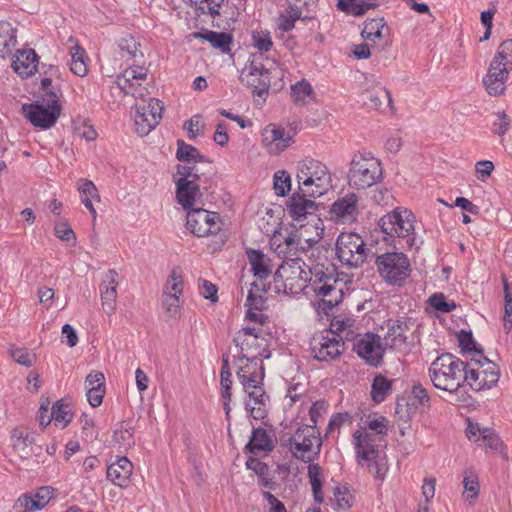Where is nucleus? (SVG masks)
Returning <instances> with one entry per match:
<instances>
[{
  "instance_id": "f257e3e1",
  "label": "nucleus",
  "mask_w": 512,
  "mask_h": 512,
  "mask_svg": "<svg viewBox=\"0 0 512 512\" xmlns=\"http://www.w3.org/2000/svg\"><path fill=\"white\" fill-rule=\"evenodd\" d=\"M317 297L318 309L328 313L343 299L346 283L338 279L334 273L325 272L315 267L314 271L299 257L289 258L282 262L274 274V288L277 293L285 295L300 294L307 282Z\"/></svg>"
},
{
  "instance_id": "f03ea898",
  "label": "nucleus",
  "mask_w": 512,
  "mask_h": 512,
  "mask_svg": "<svg viewBox=\"0 0 512 512\" xmlns=\"http://www.w3.org/2000/svg\"><path fill=\"white\" fill-rule=\"evenodd\" d=\"M237 367V377L248 394L245 400L246 410L254 419H264L267 415L269 397L262 386L264 379L262 359L238 358Z\"/></svg>"
},
{
  "instance_id": "7ed1b4c3",
  "label": "nucleus",
  "mask_w": 512,
  "mask_h": 512,
  "mask_svg": "<svg viewBox=\"0 0 512 512\" xmlns=\"http://www.w3.org/2000/svg\"><path fill=\"white\" fill-rule=\"evenodd\" d=\"M465 362L451 353L438 356L429 367V377L435 388L455 393L464 383Z\"/></svg>"
},
{
  "instance_id": "20e7f679",
  "label": "nucleus",
  "mask_w": 512,
  "mask_h": 512,
  "mask_svg": "<svg viewBox=\"0 0 512 512\" xmlns=\"http://www.w3.org/2000/svg\"><path fill=\"white\" fill-rule=\"evenodd\" d=\"M296 179L304 196L320 197L332 188V175L327 166L315 159L306 158L297 166Z\"/></svg>"
},
{
  "instance_id": "39448f33",
  "label": "nucleus",
  "mask_w": 512,
  "mask_h": 512,
  "mask_svg": "<svg viewBox=\"0 0 512 512\" xmlns=\"http://www.w3.org/2000/svg\"><path fill=\"white\" fill-rule=\"evenodd\" d=\"M383 178L381 162L371 152L358 151L350 161L348 184L354 189H367Z\"/></svg>"
},
{
  "instance_id": "423d86ee",
  "label": "nucleus",
  "mask_w": 512,
  "mask_h": 512,
  "mask_svg": "<svg viewBox=\"0 0 512 512\" xmlns=\"http://www.w3.org/2000/svg\"><path fill=\"white\" fill-rule=\"evenodd\" d=\"M500 369L491 360L476 351L471 360L465 363L464 382L473 390L490 389L498 383Z\"/></svg>"
},
{
  "instance_id": "0eeeda50",
  "label": "nucleus",
  "mask_w": 512,
  "mask_h": 512,
  "mask_svg": "<svg viewBox=\"0 0 512 512\" xmlns=\"http://www.w3.org/2000/svg\"><path fill=\"white\" fill-rule=\"evenodd\" d=\"M321 447L322 439L315 426L303 425L289 440L292 455L305 463H310L318 457Z\"/></svg>"
},
{
  "instance_id": "6e6552de",
  "label": "nucleus",
  "mask_w": 512,
  "mask_h": 512,
  "mask_svg": "<svg viewBox=\"0 0 512 512\" xmlns=\"http://www.w3.org/2000/svg\"><path fill=\"white\" fill-rule=\"evenodd\" d=\"M375 264L381 278L390 285L401 286L411 273L410 261L402 252L381 254Z\"/></svg>"
},
{
  "instance_id": "1a4fd4ad",
  "label": "nucleus",
  "mask_w": 512,
  "mask_h": 512,
  "mask_svg": "<svg viewBox=\"0 0 512 512\" xmlns=\"http://www.w3.org/2000/svg\"><path fill=\"white\" fill-rule=\"evenodd\" d=\"M379 226L384 234L405 239L408 247L415 244L414 215L410 210L396 208L379 220Z\"/></svg>"
},
{
  "instance_id": "9d476101",
  "label": "nucleus",
  "mask_w": 512,
  "mask_h": 512,
  "mask_svg": "<svg viewBox=\"0 0 512 512\" xmlns=\"http://www.w3.org/2000/svg\"><path fill=\"white\" fill-rule=\"evenodd\" d=\"M25 117L36 127L47 129L52 127L59 115L60 106L58 104V94L50 92L48 98L42 97L31 104L22 106Z\"/></svg>"
},
{
  "instance_id": "9b49d317",
  "label": "nucleus",
  "mask_w": 512,
  "mask_h": 512,
  "mask_svg": "<svg viewBox=\"0 0 512 512\" xmlns=\"http://www.w3.org/2000/svg\"><path fill=\"white\" fill-rule=\"evenodd\" d=\"M368 249L362 237L356 233H341L336 242L338 260L348 267H359L367 257Z\"/></svg>"
},
{
  "instance_id": "f8f14e48",
  "label": "nucleus",
  "mask_w": 512,
  "mask_h": 512,
  "mask_svg": "<svg viewBox=\"0 0 512 512\" xmlns=\"http://www.w3.org/2000/svg\"><path fill=\"white\" fill-rule=\"evenodd\" d=\"M260 327H244L234 337V343L239 348L238 358L263 359L266 354V339L261 337Z\"/></svg>"
},
{
  "instance_id": "ddd939ff",
  "label": "nucleus",
  "mask_w": 512,
  "mask_h": 512,
  "mask_svg": "<svg viewBox=\"0 0 512 512\" xmlns=\"http://www.w3.org/2000/svg\"><path fill=\"white\" fill-rule=\"evenodd\" d=\"M163 104L155 98H141L135 104L134 122L136 132L140 136H146L160 122L163 112Z\"/></svg>"
},
{
  "instance_id": "4468645a",
  "label": "nucleus",
  "mask_w": 512,
  "mask_h": 512,
  "mask_svg": "<svg viewBox=\"0 0 512 512\" xmlns=\"http://www.w3.org/2000/svg\"><path fill=\"white\" fill-rule=\"evenodd\" d=\"M344 351V342L338 334L328 331L316 334L310 341V352L318 361L330 362L337 359Z\"/></svg>"
},
{
  "instance_id": "2eb2a0df",
  "label": "nucleus",
  "mask_w": 512,
  "mask_h": 512,
  "mask_svg": "<svg viewBox=\"0 0 512 512\" xmlns=\"http://www.w3.org/2000/svg\"><path fill=\"white\" fill-rule=\"evenodd\" d=\"M186 227L197 237L216 234L220 231L219 216L203 208L187 211Z\"/></svg>"
},
{
  "instance_id": "dca6fc26",
  "label": "nucleus",
  "mask_w": 512,
  "mask_h": 512,
  "mask_svg": "<svg viewBox=\"0 0 512 512\" xmlns=\"http://www.w3.org/2000/svg\"><path fill=\"white\" fill-rule=\"evenodd\" d=\"M353 350L372 366H378L382 362L384 346L380 336L374 333L358 335L354 339Z\"/></svg>"
},
{
  "instance_id": "f3484780",
  "label": "nucleus",
  "mask_w": 512,
  "mask_h": 512,
  "mask_svg": "<svg viewBox=\"0 0 512 512\" xmlns=\"http://www.w3.org/2000/svg\"><path fill=\"white\" fill-rule=\"evenodd\" d=\"M359 216V198L355 193H348L335 200L329 210L330 220L336 224H350Z\"/></svg>"
},
{
  "instance_id": "a211bd4d",
  "label": "nucleus",
  "mask_w": 512,
  "mask_h": 512,
  "mask_svg": "<svg viewBox=\"0 0 512 512\" xmlns=\"http://www.w3.org/2000/svg\"><path fill=\"white\" fill-rule=\"evenodd\" d=\"M315 242L311 239L302 240L300 235L292 231H280L273 234L270 245L278 255H294L298 251H305Z\"/></svg>"
},
{
  "instance_id": "6ab92c4d",
  "label": "nucleus",
  "mask_w": 512,
  "mask_h": 512,
  "mask_svg": "<svg viewBox=\"0 0 512 512\" xmlns=\"http://www.w3.org/2000/svg\"><path fill=\"white\" fill-rule=\"evenodd\" d=\"M466 435L470 441L477 443L486 450L504 454L503 442L494 430L470 422L466 429Z\"/></svg>"
},
{
  "instance_id": "aec40b11",
  "label": "nucleus",
  "mask_w": 512,
  "mask_h": 512,
  "mask_svg": "<svg viewBox=\"0 0 512 512\" xmlns=\"http://www.w3.org/2000/svg\"><path fill=\"white\" fill-rule=\"evenodd\" d=\"M147 77V69L141 66H132L124 70V72L117 76L116 85L126 95L134 97H142L143 82Z\"/></svg>"
},
{
  "instance_id": "412c9836",
  "label": "nucleus",
  "mask_w": 512,
  "mask_h": 512,
  "mask_svg": "<svg viewBox=\"0 0 512 512\" xmlns=\"http://www.w3.org/2000/svg\"><path fill=\"white\" fill-rule=\"evenodd\" d=\"M262 142L270 154L278 155L292 142V137L283 128L268 125L262 132Z\"/></svg>"
},
{
  "instance_id": "4be33fe9",
  "label": "nucleus",
  "mask_w": 512,
  "mask_h": 512,
  "mask_svg": "<svg viewBox=\"0 0 512 512\" xmlns=\"http://www.w3.org/2000/svg\"><path fill=\"white\" fill-rule=\"evenodd\" d=\"M118 277L115 270H109L100 284L102 308L107 315H112L116 310Z\"/></svg>"
},
{
  "instance_id": "5701e85b",
  "label": "nucleus",
  "mask_w": 512,
  "mask_h": 512,
  "mask_svg": "<svg viewBox=\"0 0 512 512\" xmlns=\"http://www.w3.org/2000/svg\"><path fill=\"white\" fill-rule=\"evenodd\" d=\"M241 81L252 87L253 92L260 97L268 92L270 86L268 70L255 64L249 66L247 73H242Z\"/></svg>"
},
{
  "instance_id": "b1692460",
  "label": "nucleus",
  "mask_w": 512,
  "mask_h": 512,
  "mask_svg": "<svg viewBox=\"0 0 512 512\" xmlns=\"http://www.w3.org/2000/svg\"><path fill=\"white\" fill-rule=\"evenodd\" d=\"M176 184V198L178 203L184 210L188 211L198 204H202L200 186L198 182H184L182 180H175Z\"/></svg>"
},
{
  "instance_id": "393cba45",
  "label": "nucleus",
  "mask_w": 512,
  "mask_h": 512,
  "mask_svg": "<svg viewBox=\"0 0 512 512\" xmlns=\"http://www.w3.org/2000/svg\"><path fill=\"white\" fill-rule=\"evenodd\" d=\"M39 58L33 49L17 50L12 58V68L21 77L32 76L36 71Z\"/></svg>"
},
{
  "instance_id": "a878e982",
  "label": "nucleus",
  "mask_w": 512,
  "mask_h": 512,
  "mask_svg": "<svg viewBox=\"0 0 512 512\" xmlns=\"http://www.w3.org/2000/svg\"><path fill=\"white\" fill-rule=\"evenodd\" d=\"M512 69L500 65L490 64L488 73L483 79V83L490 95H501L506 88V79Z\"/></svg>"
},
{
  "instance_id": "bb28decb",
  "label": "nucleus",
  "mask_w": 512,
  "mask_h": 512,
  "mask_svg": "<svg viewBox=\"0 0 512 512\" xmlns=\"http://www.w3.org/2000/svg\"><path fill=\"white\" fill-rule=\"evenodd\" d=\"M246 256L254 277L258 283H262L270 276L272 271L270 258L262 251L251 248L246 250Z\"/></svg>"
},
{
  "instance_id": "cd10ccee",
  "label": "nucleus",
  "mask_w": 512,
  "mask_h": 512,
  "mask_svg": "<svg viewBox=\"0 0 512 512\" xmlns=\"http://www.w3.org/2000/svg\"><path fill=\"white\" fill-rule=\"evenodd\" d=\"M132 472V462L126 457H117L107 468V478L114 485L123 488L128 485Z\"/></svg>"
},
{
  "instance_id": "c85d7f7f",
  "label": "nucleus",
  "mask_w": 512,
  "mask_h": 512,
  "mask_svg": "<svg viewBox=\"0 0 512 512\" xmlns=\"http://www.w3.org/2000/svg\"><path fill=\"white\" fill-rule=\"evenodd\" d=\"M354 446L358 461H374L378 458V449L374 445V440L371 434L365 431H356L353 435Z\"/></svg>"
},
{
  "instance_id": "c756f323",
  "label": "nucleus",
  "mask_w": 512,
  "mask_h": 512,
  "mask_svg": "<svg viewBox=\"0 0 512 512\" xmlns=\"http://www.w3.org/2000/svg\"><path fill=\"white\" fill-rule=\"evenodd\" d=\"M306 197L301 192L291 197L288 204V212L293 220L301 222L308 216L315 214L317 210L316 203L306 199Z\"/></svg>"
},
{
  "instance_id": "7c9ffc66",
  "label": "nucleus",
  "mask_w": 512,
  "mask_h": 512,
  "mask_svg": "<svg viewBox=\"0 0 512 512\" xmlns=\"http://www.w3.org/2000/svg\"><path fill=\"white\" fill-rule=\"evenodd\" d=\"M462 484V497L464 501L470 506L474 505L480 493L478 474L472 468L465 469L463 472Z\"/></svg>"
},
{
  "instance_id": "2f4dec72",
  "label": "nucleus",
  "mask_w": 512,
  "mask_h": 512,
  "mask_svg": "<svg viewBox=\"0 0 512 512\" xmlns=\"http://www.w3.org/2000/svg\"><path fill=\"white\" fill-rule=\"evenodd\" d=\"M407 329L408 327L405 321H394L385 336V345L395 350L404 348L407 343V336L405 334Z\"/></svg>"
},
{
  "instance_id": "473e14b6",
  "label": "nucleus",
  "mask_w": 512,
  "mask_h": 512,
  "mask_svg": "<svg viewBox=\"0 0 512 512\" xmlns=\"http://www.w3.org/2000/svg\"><path fill=\"white\" fill-rule=\"evenodd\" d=\"M195 39H204L208 41L214 48L220 50L222 53H229L232 43V37L225 32H216L205 30L204 32L193 33Z\"/></svg>"
},
{
  "instance_id": "72a5a7b5",
  "label": "nucleus",
  "mask_w": 512,
  "mask_h": 512,
  "mask_svg": "<svg viewBox=\"0 0 512 512\" xmlns=\"http://www.w3.org/2000/svg\"><path fill=\"white\" fill-rule=\"evenodd\" d=\"M273 447L272 437L261 427L253 430L250 440L246 446V448L254 454L271 451Z\"/></svg>"
},
{
  "instance_id": "f704fd0d",
  "label": "nucleus",
  "mask_w": 512,
  "mask_h": 512,
  "mask_svg": "<svg viewBox=\"0 0 512 512\" xmlns=\"http://www.w3.org/2000/svg\"><path fill=\"white\" fill-rule=\"evenodd\" d=\"M70 55V70L72 71V73L79 77L86 76L88 72V57L86 55L85 50L77 43H74V45L70 48Z\"/></svg>"
},
{
  "instance_id": "c9c22d12",
  "label": "nucleus",
  "mask_w": 512,
  "mask_h": 512,
  "mask_svg": "<svg viewBox=\"0 0 512 512\" xmlns=\"http://www.w3.org/2000/svg\"><path fill=\"white\" fill-rule=\"evenodd\" d=\"M16 29L7 21H0V57H5L15 47Z\"/></svg>"
},
{
  "instance_id": "e433bc0d",
  "label": "nucleus",
  "mask_w": 512,
  "mask_h": 512,
  "mask_svg": "<svg viewBox=\"0 0 512 512\" xmlns=\"http://www.w3.org/2000/svg\"><path fill=\"white\" fill-rule=\"evenodd\" d=\"M394 380L382 374L374 377L371 385V398L375 403H381L391 393Z\"/></svg>"
},
{
  "instance_id": "4c0bfd02",
  "label": "nucleus",
  "mask_w": 512,
  "mask_h": 512,
  "mask_svg": "<svg viewBox=\"0 0 512 512\" xmlns=\"http://www.w3.org/2000/svg\"><path fill=\"white\" fill-rule=\"evenodd\" d=\"M377 0H339L338 8L354 16L363 15L366 11L377 7Z\"/></svg>"
},
{
  "instance_id": "58836bf2",
  "label": "nucleus",
  "mask_w": 512,
  "mask_h": 512,
  "mask_svg": "<svg viewBox=\"0 0 512 512\" xmlns=\"http://www.w3.org/2000/svg\"><path fill=\"white\" fill-rule=\"evenodd\" d=\"M303 11L301 7L288 5L278 17L277 26L283 32H288L295 27V22L302 18Z\"/></svg>"
},
{
  "instance_id": "ea45409f",
  "label": "nucleus",
  "mask_w": 512,
  "mask_h": 512,
  "mask_svg": "<svg viewBox=\"0 0 512 512\" xmlns=\"http://www.w3.org/2000/svg\"><path fill=\"white\" fill-rule=\"evenodd\" d=\"M177 145L176 157L179 161L188 163L208 162L206 157L201 155L194 146L185 143L183 140H178Z\"/></svg>"
},
{
  "instance_id": "a19ab883",
  "label": "nucleus",
  "mask_w": 512,
  "mask_h": 512,
  "mask_svg": "<svg viewBox=\"0 0 512 512\" xmlns=\"http://www.w3.org/2000/svg\"><path fill=\"white\" fill-rule=\"evenodd\" d=\"M308 477L313 491L314 500L321 504L323 502L322 471L318 464H310L308 466Z\"/></svg>"
},
{
  "instance_id": "79ce46f5",
  "label": "nucleus",
  "mask_w": 512,
  "mask_h": 512,
  "mask_svg": "<svg viewBox=\"0 0 512 512\" xmlns=\"http://www.w3.org/2000/svg\"><path fill=\"white\" fill-rule=\"evenodd\" d=\"M34 438L29 433L25 435L22 432L14 434L13 447L18 452L21 458H29L33 453L32 444Z\"/></svg>"
},
{
  "instance_id": "37998d69",
  "label": "nucleus",
  "mask_w": 512,
  "mask_h": 512,
  "mask_svg": "<svg viewBox=\"0 0 512 512\" xmlns=\"http://www.w3.org/2000/svg\"><path fill=\"white\" fill-rule=\"evenodd\" d=\"M491 64L504 66L512 69V40L507 39L503 41L491 61Z\"/></svg>"
},
{
  "instance_id": "c03bdc74",
  "label": "nucleus",
  "mask_w": 512,
  "mask_h": 512,
  "mask_svg": "<svg viewBox=\"0 0 512 512\" xmlns=\"http://www.w3.org/2000/svg\"><path fill=\"white\" fill-rule=\"evenodd\" d=\"M291 95L295 103L305 104L312 99V86L308 81L302 79L291 87Z\"/></svg>"
},
{
  "instance_id": "a18cd8bd",
  "label": "nucleus",
  "mask_w": 512,
  "mask_h": 512,
  "mask_svg": "<svg viewBox=\"0 0 512 512\" xmlns=\"http://www.w3.org/2000/svg\"><path fill=\"white\" fill-rule=\"evenodd\" d=\"M386 26L384 18H375L365 21L361 35L366 40H375L382 37V30Z\"/></svg>"
},
{
  "instance_id": "49530a36",
  "label": "nucleus",
  "mask_w": 512,
  "mask_h": 512,
  "mask_svg": "<svg viewBox=\"0 0 512 512\" xmlns=\"http://www.w3.org/2000/svg\"><path fill=\"white\" fill-rule=\"evenodd\" d=\"M196 10L203 15H208L212 18L220 15V9L224 0H190Z\"/></svg>"
},
{
  "instance_id": "de8ad7c7",
  "label": "nucleus",
  "mask_w": 512,
  "mask_h": 512,
  "mask_svg": "<svg viewBox=\"0 0 512 512\" xmlns=\"http://www.w3.org/2000/svg\"><path fill=\"white\" fill-rule=\"evenodd\" d=\"M52 421L56 426L65 428L72 419V415L67 405L61 401L56 402L51 409Z\"/></svg>"
},
{
  "instance_id": "09e8293b",
  "label": "nucleus",
  "mask_w": 512,
  "mask_h": 512,
  "mask_svg": "<svg viewBox=\"0 0 512 512\" xmlns=\"http://www.w3.org/2000/svg\"><path fill=\"white\" fill-rule=\"evenodd\" d=\"M369 100L371 106L376 109L382 110L385 107L392 108L391 93L384 87H379L374 92H371Z\"/></svg>"
},
{
  "instance_id": "8fccbe9b",
  "label": "nucleus",
  "mask_w": 512,
  "mask_h": 512,
  "mask_svg": "<svg viewBox=\"0 0 512 512\" xmlns=\"http://www.w3.org/2000/svg\"><path fill=\"white\" fill-rule=\"evenodd\" d=\"M428 304L437 312L449 313L456 309L454 301H448L443 293H434L428 298Z\"/></svg>"
},
{
  "instance_id": "3c124183",
  "label": "nucleus",
  "mask_w": 512,
  "mask_h": 512,
  "mask_svg": "<svg viewBox=\"0 0 512 512\" xmlns=\"http://www.w3.org/2000/svg\"><path fill=\"white\" fill-rule=\"evenodd\" d=\"M252 42L254 48H256L260 53L268 52L273 47L271 34L267 30L253 31Z\"/></svg>"
},
{
  "instance_id": "603ef678",
  "label": "nucleus",
  "mask_w": 512,
  "mask_h": 512,
  "mask_svg": "<svg viewBox=\"0 0 512 512\" xmlns=\"http://www.w3.org/2000/svg\"><path fill=\"white\" fill-rule=\"evenodd\" d=\"M183 291V280L181 276V272L178 268H174L165 284L164 293L165 295L168 294H175V296L180 297L182 295Z\"/></svg>"
},
{
  "instance_id": "864d4df0",
  "label": "nucleus",
  "mask_w": 512,
  "mask_h": 512,
  "mask_svg": "<svg viewBox=\"0 0 512 512\" xmlns=\"http://www.w3.org/2000/svg\"><path fill=\"white\" fill-rule=\"evenodd\" d=\"M197 163H188L177 165V173L175 180H182L184 182H198L200 179L199 169L196 167Z\"/></svg>"
},
{
  "instance_id": "5fc2aeb1",
  "label": "nucleus",
  "mask_w": 512,
  "mask_h": 512,
  "mask_svg": "<svg viewBox=\"0 0 512 512\" xmlns=\"http://www.w3.org/2000/svg\"><path fill=\"white\" fill-rule=\"evenodd\" d=\"M266 291L267 289L265 284L258 282L252 283V287L247 296V306L249 308H256V310H261L264 305V298L262 295H258L257 292L265 293Z\"/></svg>"
},
{
  "instance_id": "6e6d98bb",
  "label": "nucleus",
  "mask_w": 512,
  "mask_h": 512,
  "mask_svg": "<svg viewBox=\"0 0 512 512\" xmlns=\"http://www.w3.org/2000/svg\"><path fill=\"white\" fill-rule=\"evenodd\" d=\"M291 189V177L284 170L277 171L274 175V190L276 195L285 196Z\"/></svg>"
},
{
  "instance_id": "4d7b16f0",
  "label": "nucleus",
  "mask_w": 512,
  "mask_h": 512,
  "mask_svg": "<svg viewBox=\"0 0 512 512\" xmlns=\"http://www.w3.org/2000/svg\"><path fill=\"white\" fill-rule=\"evenodd\" d=\"M11 355L17 363L26 367H31L36 360L35 354L26 348H15L11 351Z\"/></svg>"
},
{
  "instance_id": "13d9d810",
  "label": "nucleus",
  "mask_w": 512,
  "mask_h": 512,
  "mask_svg": "<svg viewBox=\"0 0 512 512\" xmlns=\"http://www.w3.org/2000/svg\"><path fill=\"white\" fill-rule=\"evenodd\" d=\"M328 411V403L324 400L314 402L309 409V417L311 421L310 426H315Z\"/></svg>"
},
{
  "instance_id": "bf43d9fd",
  "label": "nucleus",
  "mask_w": 512,
  "mask_h": 512,
  "mask_svg": "<svg viewBox=\"0 0 512 512\" xmlns=\"http://www.w3.org/2000/svg\"><path fill=\"white\" fill-rule=\"evenodd\" d=\"M78 191L82 197H89L94 199L95 201H100V195L98 193V189L95 184L90 180L81 179L80 184L78 186Z\"/></svg>"
},
{
  "instance_id": "052dcab7",
  "label": "nucleus",
  "mask_w": 512,
  "mask_h": 512,
  "mask_svg": "<svg viewBox=\"0 0 512 512\" xmlns=\"http://www.w3.org/2000/svg\"><path fill=\"white\" fill-rule=\"evenodd\" d=\"M163 306H164L166 313L170 317L176 318L179 316V314H180L179 297L175 296V294L165 295V298L163 300Z\"/></svg>"
},
{
  "instance_id": "680f3d73",
  "label": "nucleus",
  "mask_w": 512,
  "mask_h": 512,
  "mask_svg": "<svg viewBox=\"0 0 512 512\" xmlns=\"http://www.w3.org/2000/svg\"><path fill=\"white\" fill-rule=\"evenodd\" d=\"M121 50V56L124 57L128 55L129 57L135 58L138 53L142 56V53L139 49V44L134 40L133 37L128 39H123L119 44Z\"/></svg>"
},
{
  "instance_id": "e2e57ef3",
  "label": "nucleus",
  "mask_w": 512,
  "mask_h": 512,
  "mask_svg": "<svg viewBox=\"0 0 512 512\" xmlns=\"http://www.w3.org/2000/svg\"><path fill=\"white\" fill-rule=\"evenodd\" d=\"M510 129V119L504 112L496 113V120L493 123V131L499 136L504 135Z\"/></svg>"
},
{
  "instance_id": "0e129e2a",
  "label": "nucleus",
  "mask_w": 512,
  "mask_h": 512,
  "mask_svg": "<svg viewBox=\"0 0 512 512\" xmlns=\"http://www.w3.org/2000/svg\"><path fill=\"white\" fill-rule=\"evenodd\" d=\"M55 234L62 241L70 242L75 240V234L71 227L65 222H59L55 225Z\"/></svg>"
},
{
  "instance_id": "69168bd1",
  "label": "nucleus",
  "mask_w": 512,
  "mask_h": 512,
  "mask_svg": "<svg viewBox=\"0 0 512 512\" xmlns=\"http://www.w3.org/2000/svg\"><path fill=\"white\" fill-rule=\"evenodd\" d=\"M412 395L416 402L424 407H429L430 398L427 393L426 388L422 386V384H414L412 388Z\"/></svg>"
},
{
  "instance_id": "338daca9",
  "label": "nucleus",
  "mask_w": 512,
  "mask_h": 512,
  "mask_svg": "<svg viewBox=\"0 0 512 512\" xmlns=\"http://www.w3.org/2000/svg\"><path fill=\"white\" fill-rule=\"evenodd\" d=\"M105 395L104 387L87 389V400L92 407H98L102 404Z\"/></svg>"
},
{
  "instance_id": "774afa93",
  "label": "nucleus",
  "mask_w": 512,
  "mask_h": 512,
  "mask_svg": "<svg viewBox=\"0 0 512 512\" xmlns=\"http://www.w3.org/2000/svg\"><path fill=\"white\" fill-rule=\"evenodd\" d=\"M507 298V304H504L503 328L506 333H509L512 330V299Z\"/></svg>"
}]
</instances>
